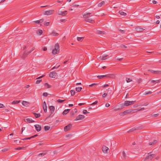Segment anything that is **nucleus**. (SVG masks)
Segmentation results:
<instances>
[{"mask_svg":"<svg viewBox=\"0 0 161 161\" xmlns=\"http://www.w3.org/2000/svg\"><path fill=\"white\" fill-rule=\"evenodd\" d=\"M154 74H161V70H154Z\"/></svg>","mask_w":161,"mask_h":161,"instance_id":"29","label":"nucleus"},{"mask_svg":"<svg viewBox=\"0 0 161 161\" xmlns=\"http://www.w3.org/2000/svg\"><path fill=\"white\" fill-rule=\"evenodd\" d=\"M105 2L104 1H102L101 3H99L98 4V6L99 7H101L103 5L105 4Z\"/></svg>","mask_w":161,"mask_h":161,"instance_id":"26","label":"nucleus"},{"mask_svg":"<svg viewBox=\"0 0 161 161\" xmlns=\"http://www.w3.org/2000/svg\"><path fill=\"white\" fill-rule=\"evenodd\" d=\"M45 86L47 87V88H50L51 87V86L49 85L47 83H45L44 84Z\"/></svg>","mask_w":161,"mask_h":161,"instance_id":"34","label":"nucleus"},{"mask_svg":"<svg viewBox=\"0 0 161 161\" xmlns=\"http://www.w3.org/2000/svg\"><path fill=\"white\" fill-rule=\"evenodd\" d=\"M71 96H74L75 94V92L73 90H71L70 91Z\"/></svg>","mask_w":161,"mask_h":161,"instance_id":"30","label":"nucleus"},{"mask_svg":"<svg viewBox=\"0 0 161 161\" xmlns=\"http://www.w3.org/2000/svg\"><path fill=\"white\" fill-rule=\"evenodd\" d=\"M109 86V85L108 84H105L103 86V88H106L107 87H108V86Z\"/></svg>","mask_w":161,"mask_h":161,"instance_id":"56","label":"nucleus"},{"mask_svg":"<svg viewBox=\"0 0 161 161\" xmlns=\"http://www.w3.org/2000/svg\"><path fill=\"white\" fill-rule=\"evenodd\" d=\"M60 66V65H58L57 66H55L52 68L51 69V70L53 69H54L58 68Z\"/></svg>","mask_w":161,"mask_h":161,"instance_id":"42","label":"nucleus"},{"mask_svg":"<svg viewBox=\"0 0 161 161\" xmlns=\"http://www.w3.org/2000/svg\"><path fill=\"white\" fill-rule=\"evenodd\" d=\"M108 57V55H103L102 56L101 59L103 60H106L107 59V57Z\"/></svg>","mask_w":161,"mask_h":161,"instance_id":"25","label":"nucleus"},{"mask_svg":"<svg viewBox=\"0 0 161 161\" xmlns=\"http://www.w3.org/2000/svg\"><path fill=\"white\" fill-rule=\"evenodd\" d=\"M158 115H159V114H153L152 115V116L153 117H157V116H158Z\"/></svg>","mask_w":161,"mask_h":161,"instance_id":"48","label":"nucleus"},{"mask_svg":"<svg viewBox=\"0 0 161 161\" xmlns=\"http://www.w3.org/2000/svg\"><path fill=\"white\" fill-rule=\"evenodd\" d=\"M97 32L98 34L103 35L105 34V32L104 31H101L100 30H97Z\"/></svg>","mask_w":161,"mask_h":161,"instance_id":"27","label":"nucleus"},{"mask_svg":"<svg viewBox=\"0 0 161 161\" xmlns=\"http://www.w3.org/2000/svg\"><path fill=\"white\" fill-rule=\"evenodd\" d=\"M107 95V93H105L103 95V97H105Z\"/></svg>","mask_w":161,"mask_h":161,"instance_id":"58","label":"nucleus"},{"mask_svg":"<svg viewBox=\"0 0 161 161\" xmlns=\"http://www.w3.org/2000/svg\"><path fill=\"white\" fill-rule=\"evenodd\" d=\"M148 71L150 72L151 73L154 74V70H151V69H148Z\"/></svg>","mask_w":161,"mask_h":161,"instance_id":"61","label":"nucleus"},{"mask_svg":"<svg viewBox=\"0 0 161 161\" xmlns=\"http://www.w3.org/2000/svg\"><path fill=\"white\" fill-rule=\"evenodd\" d=\"M126 81L128 83V82H130L132 81V80L131 79H130L129 78H127L126 79Z\"/></svg>","mask_w":161,"mask_h":161,"instance_id":"41","label":"nucleus"},{"mask_svg":"<svg viewBox=\"0 0 161 161\" xmlns=\"http://www.w3.org/2000/svg\"><path fill=\"white\" fill-rule=\"evenodd\" d=\"M49 108L50 110L51 114H52L53 113L55 110L54 107L53 106H51L49 107Z\"/></svg>","mask_w":161,"mask_h":161,"instance_id":"17","label":"nucleus"},{"mask_svg":"<svg viewBox=\"0 0 161 161\" xmlns=\"http://www.w3.org/2000/svg\"><path fill=\"white\" fill-rule=\"evenodd\" d=\"M97 85V84L96 83H93L92 84L90 85H89V87H92L94 86H95L96 85Z\"/></svg>","mask_w":161,"mask_h":161,"instance_id":"49","label":"nucleus"},{"mask_svg":"<svg viewBox=\"0 0 161 161\" xmlns=\"http://www.w3.org/2000/svg\"><path fill=\"white\" fill-rule=\"evenodd\" d=\"M69 110L70 109H69L64 110L63 113V115H65L66 114L69 112Z\"/></svg>","mask_w":161,"mask_h":161,"instance_id":"22","label":"nucleus"},{"mask_svg":"<svg viewBox=\"0 0 161 161\" xmlns=\"http://www.w3.org/2000/svg\"><path fill=\"white\" fill-rule=\"evenodd\" d=\"M48 94L47 92H44L43 93V95L45 97H46L47 96Z\"/></svg>","mask_w":161,"mask_h":161,"instance_id":"53","label":"nucleus"},{"mask_svg":"<svg viewBox=\"0 0 161 161\" xmlns=\"http://www.w3.org/2000/svg\"><path fill=\"white\" fill-rule=\"evenodd\" d=\"M42 33V30H39L37 32V34L39 35H41Z\"/></svg>","mask_w":161,"mask_h":161,"instance_id":"32","label":"nucleus"},{"mask_svg":"<svg viewBox=\"0 0 161 161\" xmlns=\"http://www.w3.org/2000/svg\"><path fill=\"white\" fill-rule=\"evenodd\" d=\"M66 21L65 19H61L60 20L61 22H65Z\"/></svg>","mask_w":161,"mask_h":161,"instance_id":"62","label":"nucleus"},{"mask_svg":"<svg viewBox=\"0 0 161 161\" xmlns=\"http://www.w3.org/2000/svg\"><path fill=\"white\" fill-rule=\"evenodd\" d=\"M135 29L136 31L138 32H142L144 31L145 30L144 29L142 28L140 26H137L136 27Z\"/></svg>","mask_w":161,"mask_h":161,"instance_id":"10","label":"nucleus"},{"mask_svg":"<svg viewBox=\"0 0 161 161\" xmlns=\"http://www.w3.org/2000/svg\"><path fill=\"white\" fill-rule=\"evenodd\" d=\"M50 129V127L48 126H46L44 127V129L45 130H47Z\"/></svg>","mask_w":161,"mask_h":161,"instance_id":"37","label":"nucleus"},{"mask_svg":"<svg viewBox=\"0 0 161 161\" xmlns=\"http://www.w3.org/2000/svg\"><path fill=\"white\" fill-rule=\"evenodd\" d=\"M142 81V79L141 78H139L137 80V82L138 84H139Z\"/></svg>","mask_w":161,"mask_h":161,"instance_id":"40","label":"nucleus"},{"mask_svg":"<svg viewBox=\"0 0 161 161\" xmlns=\"http://www.w3.org/2000/svg\"><path fill=\"white\" fill-rule=\"evenodd\" d=\"M44 19H42L39 20V22L40 23H42L43 22Z\"/></svg>","mask_w":161,"mask_h":161,"instance_id":"60","label":"nucleus"},{"mask_svg":"<svg viewBox=\"0 0 161 161\" xmlns=\"http://www.w3.org/2000/svg\"><path fill=\"white\" fill-rule=\"evenodd\" d=\"M67 11H64L59 12L58 14L60 15L65 16L67 14Z\"/></svg>","mask_w":161,"mask_h":161,"instance_id":"16","label":"nucleus"},{"mask_svg":"<svg viewBox=\"0 0 161 161\" xmlns=\"http://www.w3.org/2000/svg\"><path fill=\"white\" fill-rule=\"evenodd\" d=\"M119 13L120 15H122L126 16V14L125 13L121 11H119Z\"/></svg>","mask_w":161,"mask_h":161,"instance_id":"28","label":"nucleus"},{"mask_svg":"<svg viewBox=\"0 0 161 161\" xmlns=\"http://www.w3.org/2000/svg\"><path fill=\"white\" fill-rule=\"evenodd\" d=\"M131 112V110H127L124 111L123 112L120 113V114H121V115H124L130 113Z\"/></svg>","mask_w":161,"mask_h":161,"instance_id":"11","label":"nucleus"},{"mask_svg":"<svg viewBox=\"0 0 161 161\" xmlns=\"http://www.w3.org/2000/svg\"><path fill=\"white\" fill-rule=\"evenodd\" d=\"M91 14V13H87L85 14L83 16V18H85V19L87 18V19L90 16Z\"/></svg>","mask_w":161,"mask_h":161,"instance_id":"18","label":"nucleus"},{"mask_svg":"<svg viewBox=\"0 0 161 161\" xmlns=\"http://www.w3.org/2000/svg\"><path fill=\"white\" fill-rule=\"evenodd\" d=\"M85 20L86 22H88L90 23H91L92 24L94 22V20H93L92 19H85Z\"/></svg>","mask_w":161,"mask_h":161,"instance_id":"19","label":"nucleus"},{"mask_svg":"<svg viewBox=\"0 0 161 161\" xmlns=\"http://www.w3.org/2000/svg\"><path fill=\"white\" fill-rule=\"evenodd\" d=\"M83 113L84 114H86L87 113H89V112H88L87 111V110H83Z\"/></svg>","mask_w":161,"mask_h":161,"instance_id":"43","label":"nucleus"},{"mask_svg":"<svg viewBox=\"0 0 161 161\" xmlns=\"http://www.w3.org/2000/svg\"><path fill=\"white\" fill-rule=\"evenodd\" d=\"M54 12V10H51L44 12V14L46 15H50L53 14Z\"/></svg>","mask_w":161,"mask_h":161,"instance_id":"6","label":"nucleus"},{"mask_svg":"<svg viewBox=\"0 0 161 161\" xmlns=\"http://www.w3.org/2000/svg\"><path fill=\"white\" fill-rule=\"evenodd\" d=\"M82 88L81 87H78L76 88V90L78 92H80L82 90Z\"/></svg>","mask_w":161,"mask_h":161,"instance_id":"31","label":"nucleus"},{"mask_svg":"<svg viewBox=\"0 0 161 161\" xmlns=\"http://www.w3.org/2000/svg\"><path fill=\"white\" fill-rule=\"evenodd\" d=\"M83 37H77V40L78 41H82L83 39Z\"/></svg>","mask_w":161,"mask_h":161,"instance_id":"33","label":"nucleus"},{"mask_svg":"<svg viewBox=\"0 0 161 161\" xmlns=\"http://www.w3.org/2000/svg\"><path fill=\"white\" fill-rule=\"evenodd\" d=\"M24 148V147H17V148H15V149L16 150H20Z\"/></svg>","mask_w":161,"mask_h":161,"instance_id":"45","label":"nucleus"},{"mask_svg":"<svg viewBox=\"0 0 161 161\" xmlns=\"http://www.w3.org/2000/svg\"><path fill=\"white\" fill-rule=\"evenodd\" d=\"M136 101H125L124 103V105L123 104H121V106H123L124 105L127 106L129 105H131L132 104H133L135 102H136Z\"/></svg>","mask_w":161,"mask_h":161,"instance_id":"2","label":"nucleus"},{"mask_svg":"<svg viewBox=\"0 0 161 161\" xmlns=\"http://www.w3.org/2000/svg\"><path fill=\"white\" fill-rule=\"evenodd\" d=\"M70 115L71 116H73L74 115L75 113L74 111H72L70 112Z\"/></svg>","mask_w":161,"mask_h":161,"instance_id":"51","label":"nucleus"},{"mask_svg":"<svg viewBox=\"0 0 161 161\" xmlns=\"http://www.w3.org/2000/svg\"><path fill=\"white\" fill-rule=\"evenodd\" d=\"M57 76V73L55 71H53L51 72L49 74V76L50 77L55 78Z\"/></svg>","mask_w":161,"mask_h":161,"instance_id":"7","label":"nucleus"},{"mask_svg":"<svg viewBox=\"0 0 161 161\" xmlns=\"http://www.w3.org/2000/svg\"><path fill=\"white\" fill-rule=\"evenodd\" d=\"M42 80H37L36 81V84H38L40 83V82L42 81Z\"/></svg>","mask_w":161,"mask_h":161,"instance_id":"47","label":"nucleus"},{"mask_svg":"<svg viewBox=\"0 0 161 161\" xmlns=\"http://www.w3.org/2000/svg\"><path fill=\"white\" fill-rule=\"evenodd\" d=\"M25 121L29 123H33L35 122V121L31 119L27 118L25 119Z\"/></svg>","mask_w":161,"mask_h":161,"instance_id":"20","label":"nucleus"},{"mask_svg":"<svg viewBox=\"0 0 161 161\" xmlns=\"http://www.w3.org/2000/svg\"><path fill=\"white\" fill-rule=\"evenodd\" d=\"M50 22H47L44 23V25L46 26H48L49 25Z\"/></svg>","mask_w":161,"mask_h":161,"instance_id":"55","label":"nucleus"},{"mask_svg":"<svg viewBox=\"0 0 161 161\" xmlns=\"http://www.w3.org/2000/svg\"><path fill=\"white\" fill-rule=\"evenodd\" d=\"M59 45L58 43H56L54 46V48L53 49L52 53L53 54L58 53L59 51Z\"/></svg>","mask_w":161,"mask_h":161,"instance_id":"1","label":"nucleus"},{"mask_svg":"<svg viewBox=\"0 0 161 161\" xmlns=\"http://www.w3.org/2000/svg\"><path fill=\"white\" fill-rule=\"evenodd\" d=\"M105 77L106 78H110L111 77V75L110 74H108L105 75H98L97 76V77L98 79H101L103 77Z\"/></svg>","mask_w":161,"mask_h":161,"instance_id":"9","label":"nucleus"},{"mask_svg":"<svg viewBox=\"0 0 161 161\" xmlns=\"http://www.w3.org/2000/svg\"><path fill=\"white\" fill-rule=\"evenodd\" d=\"M152 92L151 91H149L148 92L145 93V95H148L149 94L152 93Z\"/></svg>","mask_w":161,"mask_h":161,"instance_id":"59","label":"nucleus"},{"mask_svg":"<svg viewBox=\"0 0 161 161\" xmlns=\"http://www.w3.org/2000/svg\"><path fill=\"white\" fill-rule=\"evenodd\" d=\"M31 139V136L29 137H27V138H25L24 139H22L23 140H30V139Z\"/></svg>","mask_w":161,"mask_h":161,"instance_id":"46","label":"nucleus"},{"mask_svg":"<svg viewBox=\"0 0 161 161\" xmlns=\"http://www.w3.org/2000/svg\"><path fill=\"white\" fill-rule=\"evenodd\" d=\"M155 155L154 154L149 155L145 158L144 160H151L155 157Z\"/></svg>","mask_w":161,"mask_h":161,"instance_id":"4","label":"nucleus"},{"mask_svg":"<svg viewBox=\"0 0 161 161\" xmlns=\"http://www.w3.org/2000/svg\"><path fill=\"white\" fill-rule=\"evenodd\" d=\"M33 114L36 118H38L41 116V114L40 113L37 114L35 113H33Z\"/></svg>","mask_w":161,"mask_h":161,"instance_id":"23","label":"nucleus"},{"mask_svg":"<svg viewBox=\"0 0 161 161\" xmlns=\"http://www.w3.org/2000/svg\"><path fill=\"white\" fill-rule=\"evenodd\" d=\"M36 130L38 132L40 131L41 130V127L38 125H34Z\"/></svg>","mask_w":161,"mask_h":161,"instance_id":"13","label":"nucleus"},{"mask_svg":"<svg viewBox=\"0 0 161 161\" xmlns=\"http://www.w3.org/2000/svg\"><path fill=\"white\" fill-rule=\"evenodd\" d=\"M43 108L44 111L45 113H46L47 112V106L46 103L45 101L43 103Z\"/></svg>","mask_w":161,"mask_h":161,"instance_id":"14","label":"nucleus"},{"mask_svg":"<svg viewBox=\"0 0 161 161\" xmlns=\"http://www.w3.org/2000/svg\"><path fill=\"white\" fill-rule=\"evenodd\" d=\"M158 142V141L157 140H155L153 141V142H150L149 143L150 145H154V144H156Z\"/></svg>","mask_w":161,"mask_h":161,"instance_id":"24","label":"nucleus"},{"mask_svg":"<svg viewBox=\"0 0 161 161\" xmlns=\"http://www.w3.org/2000/svg\"><path fill=\"white\" fill-rule=\"evenodd\" d=\"M14 142L15 144H18L20 143V142L19 141V140H15L14 141Z\"/></svg>","mask_w":161,"mask_h":161,"instance_id":"52","label":"nucleus"},{"mask_svg":"<svg viewBox=\"0 0 161 161\" xmlns=\"http://www.w3.org/2000/svg\"><path fill=\"white\" fill-rule=\"evenodd\" d=\"M98 103L97 101H96L95 102H93L91 104V105H94Z\"/></svg>","mask_w":161,"mask_h":161,"instance_id":"50","label":"nucleus"},{"mask_svg":"<svg viewBox=\"0 0 161 161\" xmlns=\"http://www.w3.org/2000/svg\"><path fill=\"white\" fill-rule=\"evenodd\" d=\"M20 102L19 101H14L12 102V104H15L19 103Z\"/></svg>","mask_w":161,"mask_h":161,"instance_id":"35","label":"nucleus"},{"mask_svg":"<svg viewBox=\"0 0 161 161\" xmlns=\"http://www.w3.org/2000/svg\"><path fill=\"white\" fill-rule=\"evenodd\" d=\"M122 156L123 157L124 159L125 158H126V154L125 151H123L122 152Z\"/></svg>","mask_w":161,"mask_h":161,"instance_id":"36","label":"nucleus"},{"mask_svg":"<svg viewBox=\"0 0 161 161\" xmlns=\"http://www.w3.org/2000/svg\"><path fill=\"white\" fill-rule=\"evenodd\" d=\"M39 143L38 144V146H41L43 144L42 141H41L39 142Z\"/></svg>","mask_w":161,"mask_h":161,"instance_id":"57","label":"nucleus"},{"mask_svg":"<svg viewBox=\"0 0 161 161\" xmlns=\"http://www.w3.org/2000/svg\"><path fill=\"white\" fill-rule=\"evenodd\" d=\"M72 125L71 124H69L67 126L64 127V130L65 131H67L70 130L72 127Z\"/></svg>","mask_w":161,"mask_h":161,"instance_id":"5","label":"nucleus"},{"mask_svg":"<svg viewBox=\"0 0 161 161\" xmlns=\"http://www.w3.org/2000/svg\"><path fill=\"white\" fill-rule=\"evenodd\" d=\"M160 80H152L151 81V82L152 83H153L155 82H156V83H159L160 82Z\"/></svg>","mask_w":161,"mask_h":161,"instance_id":"39","label":"nucleus"},{"mask_svg":"<svg viewBox=\"0 0 161 161\" xmlns=\"http://www.w3.org/2000/svg\"><path fill=\"white\" fill-rule=\"evenodd\" d=\"M109 106H110V104L109 103H107L105 104V106L106 107H108Z\"/></svg>","mask_w":161,"mask_h":161,"instance_id":"64","label":"nucleus"},{"mask_svg":"<svg viewBox=\"0 0 161 161\" xmlns=\"http://www.w3.org/2000/svg\"><path fill=\"white\" fill-rule=\"evenodd\" d=\"M102 150L103 153H107L108 150V148L106 146H103L102 148Z\"/></svg>","mask_w":161,"mask_h":161,"instance_id":"15","label":"nucleus"},{"mask_svg":"<svg viewBox=\"0 0 161 161\" xmlns=\"http://www.w3.org/2000/svg\"><path fill=\"white\" fill-rule=\"evenodd\" d=\"M85 118V116L84 115H79L77 116L75 119V121H77L78 120H79L80 119H82Z\"/></svg>","mask_w":161,"mask_h":161,"instance_id":"8","label":"nucleus"},{"mask_svg":"<svg viewBox=\"0 0 161 161\" xmlns=\"http://www.w3.org/2000/svg\"><path fill=\"white\" fill-rule=\"evenodd\" d=\"M47 153V151H44L42 153L39 154L38 156L40 157L43 156Z\"/></svg>","mask_w":161,"mask_h":161,"instance_id":"21","label":"nucleus"},{"mask_svg":"<svg viewBox=\"0 0 161 161\" xmlns=\"http://www.w3.org/2000/svg\"><path fill=\"white\" fill-rule=\"evenodd\" d=\"M119 31L121 33H125V30H119Z\"/></svg>","mask_w":161,"mask_h":161,"instance_id":"54","label":"nucleus"},{"mask_svg":"<svg viewBox=\"0 0 161 161\" xmlns=\"http://www.w3.org/2000/svg\"><path fill=\"white\" fill-rule=\"evenodd\" d=\"M49 35L52 36H57L59 35V34L55 32V31L53 30L51 33H50Z\"/></svg>","mask_w":161,"mask_h":161,"instance_id":"12","label":"nucleus"},{"mask_svg":"<svg viewBox=\"0 0 161 161\" xmlns=\"http://www.w3.org/2000/svg\"><path fill=\"white\" fill-rule=\"evenodd\" d=\"M121 109L120 108H114V111H118V110H119Z\"/></svg>","mask_w":161,"mask_h":161,"instance_id":"63","label":"nucleus"},{"mask_svg":"<svg viewBox=\"0 0 161 161\" xmlns=\"http://www.w3.org/2000/svg\"><path fill=\"white\" fill-rule=\"evenodd\" d=\"M27 103H28V102H27L23 101V102L22 103V104L23 105L25 106V105L27 104Z\"/></svg>","mask_w":161,"mask_h":161,"instance_id":"44","label":"nucleus"},{"mask_svg":"<svg viewBox=\"0 0 161 161\" xmlns=\"http://www.w3.org/2000/svg\"><path fill=\"white\" fill-rule=\"evenodd\" d=\"M34 50V49L32 48V49L28 52H26L25 51L21 56L22 58L24 59L28 55L31 53Z\"/></svg>","mask_w":161,"mask_h":161,"instance_id":"3","label":"nucleus"},{"mask_svg":"<svg viewBox=\"0 0 161 161\" xmlns=\"http://www.w3.org/2000/svg\"><path fill=\"white\" fill-rule=\"evenodd\" d=\"M65 100H61L60 99H59L57 100V102L59 103H63V102Z\"/></svg>","mask_w":161,"mask_h":161,"instance_id":"38","label":"nucleus"}]
</instances>
